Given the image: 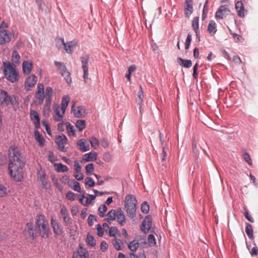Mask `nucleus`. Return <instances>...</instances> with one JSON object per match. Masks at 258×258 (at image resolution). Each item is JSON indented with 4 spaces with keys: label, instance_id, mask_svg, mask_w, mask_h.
Masks as SVG:
<instances>
[{
    "label": "nucleus",
    "instance_id": "obj_58",
    "mask_svg": "<svg viewBox=\"0 0 258 258\" xmlns=\"http://www.w3.org/2000/svg\"><path fill=\"white\" fill-rule=\"evenodd\" d=\"M96 229L97 235L100 237L102 236L104 234L102 227L100 224H97L96 225Z\"/></svg>",
    "mask_w": 258,
    "mask_h": 258
},
{
    "label": "nucleus",
    "instance_id": "obj_30",
    "mask_svg": "<svg viewBox=\"0 0 258 258\" xmlns=\"http://www.w3.org/2000/svg\"><path fill=\"white\" fill-rule=\"evenodd\" d=\"M55 170L57 172H65L69 170V168L66 165L59 163H55L54 164Z\"/></svg>",
    "mask_w": 258,
    "mask_h": 258
},
{
    "label": "nucleus",
    "instance_id": "obj_57",
    "mask_svg": "<svg viewBox=\"0 0 258 258\" xmlns=\"http://www.w3.org/2000/svg\"><path fill=\"white\" fill-rule=\"evenodd\" d=\"M243 158L248 164H252V161L250 156L247 152H245L243 154Z\"/></svg>",
    "mask_w": 258,
    "mask_h": 258
},
{
    "label": "nucleus",
    "instance_id": "obj_39",
    "mask_svg": "<svg viewBox=\"0 0 258 258\" xmlns=\"http://www.w3.org/2000/svg\"><path fill=\"white\" fill-rule=\"evenodd\" d=\"M70 186L75 191L80 192L81 190L80 183L75 180H73L71 181V184H70Z\"/></svg>",
    "mask_w": 258,
    "mask_h": 258
},
{
    "label": "nucleus",
    "instance_id": "obj_33",
    "mask_svg": "<svg viewBox=\"0 0 258 258\" xmlns=\"http://www.w3.org/2000/svg\"><path fill=\"white\" fill-rule=\"evenodd\" d=\"M199 18L198 17H196L193 19L192 22V27L198 37L200 36V32L199 31Z\"/></svg>",
    "mask_w": 258,
    "mask_h": 258
},
{
    "label": "nucleus",
    "instance_id": "obj_62",
    "mask_svg": "<svg viewBox=\"0 0 258 258\" xmlns=\"http://www.w3.org/2000/svg\"><path fill=\"white\" fill-rule=\"evenodd\" d=\"M66 125L65 122L62 121L57 124V130L59 132H64L65 131Z\"/></svg>",
    "mask_w": 258,
    "mask_h": 258
},
{
    "label": "nucleus",
    "instance_id": "obj_20",
    "mask_svg": "<svg viewBox=\"0 0 258 258\" xmlns=\"http://www.w3.org/2000/svg\"><path fill=\"white\" fill-rule=\"evenodd\" d=\"M78 148L82 152H85L90 149L89 144L88 141L85 139H81L78 140L77 143Z\"/></svg>",
    "mask_w": 258,
    "mask_h": 258
},
{
    "label": "nucleus",
    "instance_id": "obj_52",
    "mask_svg": "<svg viewBox=\"0 0 258 258\" xmlns=\"http://www.w3.org/2000/svg\"><path fill=\"white\" fill-rule=\"evenodd\" d=\"M51 99L45 98V105L44 110L49 111L50 109V105L51 103Z\"/></svg>",
    "mask_w": 258,
    "mask_h": 258
},
{
    "label": "nucleus",
    "instance_id": "obj_3",
    "mask_svg": "<svg viewBox=\"0 0 258 258\" xmlns=\"http://www.w3.org/2000/svg\"><path fill=\"white\" fill-rule=\"evenodd\" d=\"M70 101V98L68 95L62 97L60 106L56 105L54 108V119L56 121L63 120L66 110Z\"/></svg>",
    "mask_w": 258,
    "mask_h": 258
},
{
    "label": "nucleus",
    "instance_id": "obj_27",
    "mask_svg": "<svg viewBox=\"0 0 258 258\" xmlns=\"http://www.w3.org/2000/svg\"><path fill=\"white\" fill-rule=\"evenodd\" d=\"M97 154L95 152H90L85 154L83 158V160L86 162L93 161L96 159Z\"/></svg>",
    "mask_w": 258,
    "mask_h": 258
},
{
    "label": "nucleus",
    "instance_id": "obj_36",
    "mask_svg": "<svg viewBox=\"0 0 258 258\" xmlns=\"http://www.w3.org/2000/svg\"><path fill=\"white\" fill-rule=\"evenodd\" d=\"M139 246V241L136 239L133 240L128 244V247L133 252L136 251Z\"/></svg>",
    "mask_w": 258,
    "mask_h": 258
},
{
    "label": "nucleus",
    "instance_id": "obj_2",
    "mask_svg": "<svg viewBox=\"0 0 258 258\" xmlns=\"http://www.w3.org/2000/svg\"><path fill=\"white\" fill-rule=\"evenodd\" d=\"M3 67L4 76L8 81L15 83L19 80L18 72L10 61H4Z\"/></svg>",
    "mask_w": 258,
    "mask_h": 258
},
{
    "label": "nucleus",
    "instance_id": "obj_34",
    "mask_svg": "<svg viewBox=\"0 0 258 258\" xmlns=\"http://www.w3.org/2000/svg\"><path fill=\"white\" fill-rule=\"evenodd\" d=\"M34 137L36 141L39 143V146L43 147L44 145L45 140L38 131L34 132Z\"/></svg>",
    "mask_w": 258,
    "mask_h": 258
},
{
    "label": "nucleus",
    "instance_id": "obj_4",
    "mask_svg": "<svg viewBox=\"0 0 258 258\" xmlns=\"http://www.w3.org/2000/svg\"><path fill=\"white\" fill-rule=\"evenodd\" d=\"M36 224L40 231L41 237L44 238H47L49 235L50 228L48 222L44 215L39 214L36 216Z\"/></svg>",
    "mask_w": 258,
    "mask_h": 258
},
{
    "label": "nucleus",
    "instance_id": "obj_41",
    "mask_svg": "<svg viewBox=\"0 0 258 258\" xmlns=\"http://www.w3.org/2000/svg\"><path fill=\"white\" fill-rule=\"evenodd\" d=\"M76 126L80 132H82L86 127L85 120H78L76 123Z\"/></svg>",
    "mask_w": 258,
    "mask_h": 258
},
{
    "label": "nucleus",
    "instance_id": "obj_5",
    "mask_svg": "<svg viewBox=\"0 0 258 258\" xmlns=\"http://www.w3.org/2000/svg\"><path fill=\"white\" fill-rule=\"evenodd\" d=\"M125 208L127 215L131 218L136 217L137 201L132 195L126 196L125 199Z\"/></svg>",
    "mask_w": 258,
    "mask_h": 258
},
{
    "label": "nucleus",
    "instance_id": "obj_7",
    "mask_svg": "<svg viewBox=\"0 0 258 258\" xmlns=\"http://www.w3.org/2000/svg\"><path fill=\"white\" fill-rule=\"evenodd\" d=\"M59 215L60 217L63 219L64 225L70 229V233L72 234V229L70 227H72V225L73 224V220L70 216L69 210L65 206L61 207L59 211Z\"/></svg>",
    "mask_w": 258,
    "mask_h": 258
},
{
    "label": "nucleus",
    "instance_id": "obj_54",
    "mask_svg": "<svg viewBox=\"0 0 258 258\" xmlns=\"http://www.w3.org/2000/svg\"><path fill=\"white\" fill-rule=\"evenodd\" d=\"M52 180L56 188H57L59 190H63V188L62 185L59 183L57 179L54 176L52 177Z\"/></svg>",
    "mask_w": 258,
    "mask_h": 258
},
{
    "label": "nucleus",
    "instance_id": "obj_35",
    "mask_svg": "<svg viewBox=\"0 0 258 258\" xmlns=\"http://www.w3.org/2000/svg\"><path fill=\"white\" fill-rule=\"evenodd\" d=\"M245 232L249 239L254 238L252 226L248 223H245Z\"/></svg>",
    "mask_w": 258,
    "mask_h": 258
},
{
    "label": "nucleus",
    "instance_id": "obj_59",
    "mask_svg": "<svg viewBox=\"0 0 258 258\" xmlns=\"http://www.w3.org/2000/svg\"><path fill=\"white\" fill-rule=\"evenodd\" d=\"M95 221H96V219L94 215L91 214L89 216L88 223L89 226H91Z\"/></svg>",
    "mask_w": 258,
    "mask_h": 258
},
{
    "label": "nucleus",
    "instance_id": "obj_61",
    "mask_svg": "<svg viewBox=\"0 0 258 258\" xmlns=\"http://www.w3.org/2000/svg\"><path fill=\"white\" fill-rule=\"evenodd\" d=\"M140 90L139 91V92L138 93V96L139 98V99L138 100V102L139 104H141L143 101V97L144 95H143V91L142 90V86L140 85Z\"/></svg>",
    "mask_w": 258,
    "mask_h": 258
},
{
    "label": "nucleus",
    "instance_id": "obj_60",
    "mask_svg": "<svg viewBox=\"0 0 258 258\" xmlns=\"http://www.w3.org/2000/svg\"><path fill=\"white\" fill-rule=\"evenodd\" d=\"M82 166L80 164L78 161L74 162V170L75 172H78L81 171Z\"/></svg>",
    "mask_w": 258,
    "mask_h": 258
},
{
    "label": "nucleus",
    "instance_id": "obj_49",
    "mask_svg": "<svg viewBox=\"0 0 258 258\" xmlns=\"http://www.w3.org/2000/svg\"><path fill=\"white\" fill-rule=\"evenodd\" d=\"M52 93H53V90H52V88L50 87H47L46 88V92H45V95H46L45 98H48V99H52Z\"/></svg>",
    "mask_w": 258,
    "mask_h": 258
},
{
    "label": "nucleus",
    "instance_id": "obj_21",
    "mask_svg": "<svg viewBox=\"0 0 258 258\" xmlns=\"http://www.w3.org/2000/svg\"><path fill=\"white\" fill-rule=\"evenodd\" d=\"M50 223L54 233L57 235H61L62 233V229L57 221L56 219L51 218Z\"/></svg>",
    "mask_w": 258,
    "mask_h": 258
},
{
    "label": "nucleus",
    "instance_id": "obj_17",
    "mask_svg": "<svg viewBox=\"0 0 258 258\" xmlns=\"http://www.w3.org/2000/svg\"><path fill=\"white\" fill-rule=\"evenodd\" d=\"M235 10L237 15L240 18H244L247 11L245 9L244 5L242 1H238L235 4Z\"/></svg>",
    "mask_w": 258,
    "mask_h": 258
},
{
    "label": "nucleus",
    "instance_id": "obj_40",
    "mask_svg": "<svg viewBox=\"0 0 258 258\" xmlns=\"http://www.w3.org/2000/svg\"><path fill=\"white\" fill-rule=\"evenodd\" d=\"M116 212L114 210H110L107 214L108 217L106 219V221L108 222H110L115 219L116 217Z\"/></svg>",
    "mask_w": 258,
    "mask_h": 258
},
{
    "label": "nucleus",
    "instance_id": "obj_10",
    "mask_svg": "<svg viewBox=\"0 0 258 258\" xmlns=\"http://www.w3.org/2000/svg\"><path fill=\"white\" fill-rule=\"evenodd\" d=\"M37 178L38 181L41 182V187L44 189H48L50 186V183L48 180L44 172L41 169L39 170L37 173Z\"/></svg>",
    "mask_w": 258,
    "mask_h": 258
},
{
    "label": "nucleus",
    "instance_id": "obj_56",
    "mask_svg": "<svg viewBox=\"0 0 258 258\" xmlns=\"http://www.w3.org/2000/svg\"><path fill=\"white\" fill-rule=\"evenodd\" d=\"M36 98L39 104H42L43 102L44 95V93H36Z\"/></svg>",
    "mask_w": 258,
    "mask_h": 258
},
{
    "label": "nucleus",
    "instance_id": "obj_13",
    "mask_svg": "<svg viewBox=\"0 0 258 258\" xmlns=\"http://www.w3.org/2000/svg\"><path fill=\"white\" fill-rule=\"evenodd\" d=\"M37 81V77L35 75H31L28 76L25 82V89L27 91H30L35 85Z\"/></svg>",
    "mask_w": 258,
    "mask_h": 258
},
{
    "label": "nucleus",
    "instance_id": "obj_15",
    "mask_svg": "<svg viewBox=\"0 0 258 258\" xmlns=\"http://www.w3.org/2000/svg\"><path fill=\"white\" fill-rule=\"evenodd\" d=\"M73 257L75 258H89V254L86 248L80 245L77 250L74 252Z\"/></svg>",
    "mask_w": 258,
    "mask_h": 258
},
{
    "label": "nucleus",
    "instance_id": "obj_18",
    "mask_svg": "<svg viewBox=\"0 0 258 258\" xmlns=\"http://www.w3.org/2000/svg\"><path fill=\"white\" fill-rule=\"evenodd\" d=\"M60 40L64 46V49L66 52L68 53H72L76 46L77 43L75 41H71L65 43L63 38H60Z\"/></svg>",
    "mask_w": 258,
    "mask_h": 258
},
{
    "label": "nucleus",
    "instance_id": "obj_63",
    "mask_svg": "<svg viewBox=\"0 0 258 258\" xmlns=\"http://www.w3.org/2000/svg\"><path fill=\"white\" fill-rule=\"evenodd\" d=\"M108 245L106 241H102L100 245V249L103 251L105 252L108 248Z\"/></svg>",
    "mask_w": 258,
    "mask_h": 258
},
{
    "label": "nucleus",
    "instance_id": "obj_9",
    "mask_svg": "<svg viewBox=\"0 0 258 258\" xmlns=\"http://www.w3.org/2000/svg\"><path fill=\"white\" fill-rule=\"evenodd\" d=\"M55 142L58 150L61 152L66 151L65 146L68 144V140L64 134L57 136L55 137Z\"/></svg>",
    "mask_w": 258,
    "mask_h": 258
},
{
    "label": "nucleus",
    "instance_id": "obj_50",
    "mask_svg": "<svg viewBox=\"0 0 258 258\" xmlns=\"http://www.w3.org/2000/svg\"><path fill=\"white\" fill-rule=\"evenodd\" d=\"M148 240L150 246H154L156 244V241L155 236L153 234L149 235Z\"/></svg>",
    "mask_w": 258,
    "mask_h": 258
},
{
    "label": "nucleus",
    "instance_id": "obj_1",
    "mask_svg": "<svg viewBox=\"0 0 258 258\" xmlns=\"http://www.w3.org/2000/svg\"><path fill=\"white\" fill-rule=\"evenodd\" d=\"M9 173L15 181H21L23 178V168L25 162L21 155L19 149L14 146H11L9 149Z\"/></svg>",
    "mask_w": 258,
    "mask_h": 258
},
{
    "label": "nucleus",
    "instance_id": "obj_25",
    "mask_svg": "<svg viewBox=\"0 0 258 258\" xmlns=\"http://www.w3.org/2000/svg\"><path fill=\"white\" fill-rule=\"evenodd\" d=\"M118 223L121 225L123 226L125 221V217L120 208H118L117 211L116 217Z\"/></svg>",
    "mask_w": 258,
    "mask_h": 258
},
{
    "label": "nucleus",
    "instance_id": "obj_6",
    "mask_svg": "<svg viewBox=\"0 0 258 258\" xmlns=\"http://www.w3.org/2000/svg\"><path fill=\"white\" fill-rule=\"evenodd\" d=\"M0 104L2 106H8L11 104L15 107L18 104L15 96L9 95L7 92L3 90L0 91Z\"/></svg>",
    "mask_w": 258,
    "mask_h": 258
},
{
    "label": "nucleus",
    "instance_id": "obj_38",
    "mask_svg": "<svg viewBox=\"0 0 258 258\" xmlns=\"http://www.w3.org/2000/svg\"><path fill=\"white\" fill-rule=\"evenodd\" d=\"M10 192V190L4 185L0 184V198L7 197Z\"/></svg>",
    "mask_w": 258,
    "mask_h": 258
},
{
    "label": "nucleus",
    "instance_id": "obj_48",
    "mask_svg": "<svg viewBox=\"0 0 258 258\" xmlns=\"http://www.w3.org/2000/svg\"><path fill=\"white\" fill-rule=\"evenodd\" d=\"M86 171L87 174H92L94 170V166L93 163H89L86 166Z\"/></svg>",
    "mask_w": 258,
    "mask_h": 258
},
{
    "label": "nucleus",
    "instance_id": "obj_37",
    "mask_svg": "<svg viewBox=\"0 0 258 258\" xmlns=\"http://www.w3.org/2000/svg\"><path fill=\"white\" fill-rule=\"evenodd\" d=\"M208 31L210 34H214L217 31L216 24L214 21H211L208 25Z\"/></svg>",
    "mask_w": 258,
    "mask_h": 258
},
{
    "label": "nucleus",
    "instance_id": "obj_12",
    "mask_svg": "<svg viewBox=\"0 0 258 258\" xmlns=\"http://www.w3.org/2000/svg\"><path fill=\"white\" fill-rule=\"evenodd\" d=\"M89 60V55L85 54L83 55L81 57V62L82 64V69L83 70L84 74L83 78L85 80V82H87L88 80L89 72H88V62Z\"/></svg>",
    "mask_w": 258,
    "mask_h": 258
},
{
    "label": "nucleus",
    "instance_id": "obj_24",
    "mask_svg": "<svg viewBox=\"0 0 258 258\" xmlns=\"http://www.w3.org/2000/svg\"><path fill=\"white\" fill-rule=\"evenodd\" d=\"M30 116L31 119L33 121L35 127H39L40 125V119L38 112L34 110H31L30 111Z\"/></svg>",
    "mask_w": 258,
    "mask_h": 258
},
{
    "label": "nucleus",
    "instance_id": "obj_43",
    "mask_svg": "<svg viewBox=\"0 0 258 258\" xmlns=\"http://www.w3.org/2000/svg\"><path fill=\"white\" fill-rule=\"evenodd\" d=\"M113 245L114 248L117 250H120L122 249V243L121 241L119 239H115L112 241Z\"/></svg>",
    "mask_w": 258,
    "mask_h": 258
},
{
    "label": "nucleus",
    "instance_id": "obj_23",
    "mask_svg": "<svg viewBox=\"0 0 258 258\" xmlns=\"http://www.w3.org/2000/svg\"><path fill=\"white\" fill-rule=\"evenodd\" d=\"M95 198L96 196L92 195H88L86 200H85V196H84V195H83L80 198L79 201L81 203V204L84 206H88L89 205L92 203V202L95 199Z\"/></svg>",
    "mask_w": 258,
    "mask_h": 258
},
{
    "label": "nucleus",
    "instance_id": "obj_11",
    "mask_svg": "<svg viewBox=\"0 0 258 258\" xmlns=\"http://www.w3.org/2000/svg\"><path fill=\"white\" fill-rule=\"evenodd\" d=\"M230 13L229 6L226 5L221 6L215 14V18L217 20L222 19Z\"/></svg>",
    "mask_w": 258,
    "mask_h": 258
},
{
    "label": "nucleus",
    "instance_id": "obj_26",
    "mask_svg": "<svg viewBox=\"0 0 258 258\" xmlns=\"http://www.w3.org/2000/svg\"><path fill=\"white\" fill-rule=\"evenodd\" d=\"M32 63L29 61H24L22 63L23 71L24 74L29 75L32 69Z\"/></svg>",
    "mask_w": 258,
    "mask_h": 258
},
{
    "label": "nucleus",
    "instance_id": "obj_22",
    "mask_svg": "<svg viewBox=\"0 0 258 258\" xmlns=\"http://www.w3.org/2000/svg\"><path fill=\"white\" fill-rule=\"evenodd\" d=\"M11 40L10 33L6 30H0V44L8 43Z\"/></svg>",
    "mask_w": 258,
    "mask_h": 258
},
{
    "label": "nucleus",
    "instance_id": "obj_46",
    "mask_svg": "<svg viewBox=\"0 0 258 258\" xmlns=\"http://www.w3.org/2000/svg\"><path fill=\"white\" fill-rule=\"evenodd\" d=\"M141 211L144 214H147L149 211V205L147 202H144L141 208Z\"/></svg>",
    "mask_w": 258,
    "mask_h": 258
},
{
    "label": "nucleus",
    "instance_id": "obj_47",
    "mask_svg": "<svg viewBox=\"0 0 258 258\" xmlns=\"http://www.w3.org/2000/svg\"><path fill=\"white\" fill-rule=\"evenodd\" d=\"M118 233V231L116 227L112 226L109 228V234L110 236L116 237Z\"/></svg>",
    "mask_w": 258,
    "mask_h": 258
},
{
    "label": "nucleus",
    "instance_id": "obj_53",
    "mask_svg": "<svg viewBox=\"0 0 258 258\" xmlns=\"http://www.w3.org/2000/svg\"><path fill=\"white\" fill-rule=\"evenodd\" d=\"M191 41V35L189 33L187 34L185 43V49H188L189 47Z\"/></svg>",
    "mask_w": 258,
    "mask_h": 258
},
{
    "label": "nucleus",
    "instance_id": "obj_14",
    "mask_svg": "<svg viewBox=\"0 0 258 258\" xmlns=\"http://www.w3.org/2000/svg\"><path fill=\"white\" fill-rule=\"evenodd\" d=\"M72 112L73 113L74 115L77 118L84 117L86 114V108L84 106H79L75 108V104H74L72 107Z\"/></svg>",
    "mask_w": 258,
    "mask_h": 258
},
{
    "label": "nucleus",
    "instance_id": "obj_45",
    "mask_svg": "<svg viewBox=\"0 0 258 258\" xmlns=\"http://www.w3.org/2000/svg\"><path fill=\"white\" fill-rule=\"evenodd\" d=\"M86 243L88 245L94 246L96 244V240L92 235L88 234L87 236Z\"/></svg>",
    "mask_w": 258,
    "mask_h": 258
},
{
    "label": "nucleus",
    "instance_id": "obj_51",
    "mask_svg": "<svg viewBox=\"0 0 258 258\" xmlns=\"http://www.w3.org/2000/svg\"><path fill=\"white\" fill-rule=\"evenodd\" d=\"M85 184L88 185L90 187H94L95 185V182L93 179L90 177H86L85 179Z\"/></svg>",
    "mask_w": 258,
    "mask_h": 258
},
{
    "label": "nucleus",
    "instance_id": "obj_64",
    "mask_svg": "<svg viewBox=\"0 0 258 258\" xmlns=\"http://www.w3.org/2000/svg\"><path fill=\"white\" fill-rule=\"evenodd\" d=\"M74 176L76 179L79 181L83 180L84 178V176L81 171H79L78 172H75Z\"/></svg>",
    "mask_w": 258,
    "mask_h": 258
},
{
    "label": "nucleus",
    "instance_id": "obj_29",
    "mask_svg": "<svg viewBox=\"0 0 258 258\" xmlns=\"http://www.w3.org/2000/svg\"><path fill=\"white\" fill-rule=\"evenodd\" d=\"M25 230L27 231L31 237L34 238V237L36 236V233L34 229V225L32 222H28L27 223L25 227Z\"/></svg>",
    "mask_w": 258,
    "mask_h": 258
},
{
    "label": "nucleus",
    "instance_id": "obj_16",
    "mask_svg": "<svg viewBox=\"0 0 258 258\" xmlns=\"http://www.w3.org/2000/svg\"><path fill=\"white\" fill-rule=\"evenodd\" d=\"M152 223V221L151 217L149 216L146 217L141 225V231L145 233H148L151 229Z\"/></svg>",
    "mask_w": 258,
    "mask_h": 258
},
{
    "label": "nucleus",
    "instance_id": "obj_19",
    "mask_svg": "<svg viewBox=\"0 0 258 258\" xmlns=\"http://www.w3.org/2000/svg\"><path fill=\"white\" fill-rule=\"evenodd\" d=\"M184 15L187 18H189L193 12L192 0L184 1Z\"/></svg>",
    "mask_w": 258,
    "mask_h": 258
},
{
    "label": "nucleus",
    "instance_id": "obj_55",
    "mask_svg": "<svg viewBox=\"0 0 258 258\" xmlns=\"http://www.w3.org/2000/svg\"><path fill=\"white\" fill-rule=\"evenodd\" d=\"M57 160L56 156L52 152L48 153V160L52 163H53Z\"/></svg>",
    "mask_w": 258,
    "mask_h": 258
},
{
    "label": "nucleus",
    "instance_id": "obj_31",
    "mask_svg": "<svg viewBox=\"0 0 258 258\" xmlns=\"http://www.w3.org/2000/svg\"><path fill=\"white\" fill-rule=\"evenodd\" d=\"M20 56L18 52L16 50L13 51L12 55V61L13 64L16 66L20 63Z\"/></svg>",
    "mask_w": 258,
    "mask_h": 258
},
{
    "label": "nucleus",
    "instance_id": "obj_44",
    "mask_svg": "<svg viewBox=\"0 0 258 258\" xmlns=\"http://www.w3.org/2000/svg\"><path fill=\"white\" fill-rule=\"evenodd\" d=\"M107 211V207L105 204L101 205L98 208V214L100 217H104L105 216V213Z\"/></svg>",
    "mask_w": 258,
    "mask_h": 258
},
{
    "label": "nucleus",
    "instance_id": "obj_28",
    "mask_svg": "<svg viewBox=\"0 0 258 258\" xmlns=\"http://www.w3.org/2000/svg\"><path fill=\"white\" fill-rule=\"evenodd\" d=\"M177 61L180 66L184 68H189L192 65V62L191 60L189 59H184L181 57H178Z\"/></svg>",
    "mask_w": 258,
    "mask_h": 258
},
{
    "label": "nucleus",
    "instance_id": "obj_42",
    "mask_svg": "<svg viewBox=\"0 0 258 258\" xmlns=\"http://www.w3.org/2000/svg\"><path fill=\"white\" fill-rule=\"evenodd\" d=\"M89 142L92 148L96 149L98 148L99 145V140L95 137H91Z\"/></svg>",
    "mask_w": 258,
    "mask_h": 258
},
{
    "label": "nucleus",
    "instance_id": "obj_32",
    "mask_svg": "<svg viewBox=\"0 0 258 258\" xmlns=\"http://www.w3.org/2000/svg\"><path fill=\"white\" fill-rule=\"evenodd\" d=\"M65 125L68 136H74L76 135V130H75L74 126L69 122H65Z\"/></svg>",
    "mask_w": 258,
    "mask_h": 258
},
{
    "label": "nucleus",
    "instance_id": "obj_8",
    "mask_svg": "<svg viewBox=\"0 0 258 258\" xmlns=\"http://www.w3.org/2000/svg\"><path fill=\"white\" fill-rule=\"evenodd\" d=\"M54 64L57 67V71L65 79L68 84H71L72 82V78L71 74L68 71V69L64 63L61 62L54 61Z\"/></svg>",
    "mask_w": 258,
    "mask_h": 258
}]
</instances>
